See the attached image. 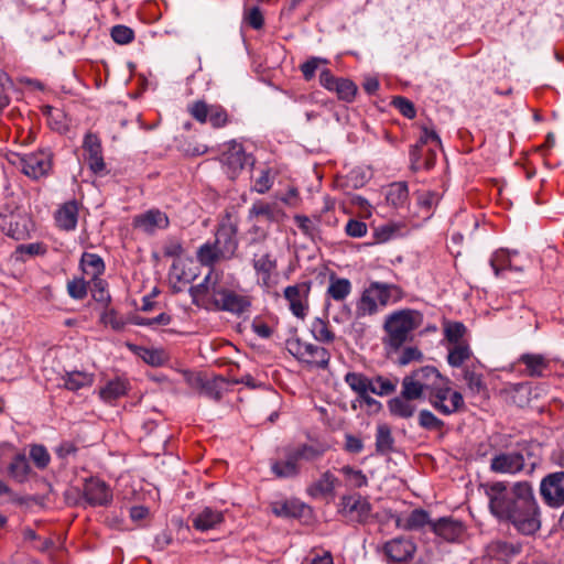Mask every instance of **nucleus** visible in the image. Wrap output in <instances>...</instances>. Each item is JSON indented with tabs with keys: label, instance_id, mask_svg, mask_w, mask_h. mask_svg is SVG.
Masks as SVG:
<instances>
[{
	"label": "nucleus",
	"instance_id": "59",
	"mask_svg": "<svg viewBox=\"0 0 564 564\" xmlns=\"http://www.w3.org/2000/svg\"><path fill=\"white\" fill-rule=\"evenodd\" d=\"M110 35H111V39L113 40V42H116L117 44H120V45L129 44L134 39L133 30L127 25H121V24L115 25L111 29Z\"/></svg>",
	"mask_w": 564,
	"mask_h": 564
},
{
	"label": "nucleus",
	"instance_id": "11",
	"mask_svg": "<svg viewBox=\"0 0 564 564\" xmlns=\"http://www.w3.org/2000/svg\"><path fill=\"white\" fill-rule=\"evenodd\" d=\"M338 511L348 522L365 523L370 517L371 505L360 495H345Z\"/></svg>",
	"mask_w": 564,
	"mask_h": 564
},
{
	"label": "nucleus",
	"instance_id": "27",
	"mask_svg": "<svg viewBox=\"0 0 564 564\" xmlns=\"http://www.w3.org/2000/svg\"><path fill=\"white\" fill-rule=\"evenodd\" d=\"M432 522L429 512L423 509H414L406 516L398 514L395 517V527L404 531H417L425 525L431 527Z\"/></svg>",
	"mask_w": 564,
	"mask_h": 564
},
{
	"label": "nucleus",
	"instance_id": "64",
	"mask_svg": "<svg viewBox=\"0 0 564 564\" xmlns=\"http://www.w3.org/2000/svg\"><path fill=\"white\" fill-rule=\"evenodd\" d=\"M430 143H433L435 147H441V139L435 130L423 127L416 144H420L422 148Z\"/></svg>",
	"mask_w": 564,
	"mask_h": 564
},
{
	"label": "nucleus",
	"instance_id": "55",
	"mask_svg": "<svg viewBox=\"0 0 564 564\" xmlns=\"http://www.w3.org/2000/svg\"><path fill=\"white\" fill-rule=\"evenodd\" d=\"M274 183V175L272 174L270 169H261L260 174L256 177L252 191L258 194H265L269 192Z\"/></svg>",
	"mask_w": 564,
	"mask_h": 564
},
{
	"label": "nucleus",
	"instance_id": "30",
	"mask_svg": "<svg viewBox=\"0 0 564 564\" xmlns=\"http://www.w3.org/2000/svg\"><path fill=\"white\" fill-rule=\"evenodd\" d=\"M518 365L524 366L522 371L530 377H542L549 370V360L540 354H523L518 359Z\"/></svg>",
	"mask_w": 564,
	"mask_h": 564
},
{
	"label": "nucleus",
	"instance_id": "40",
	"mask_svg": "<svg viewBox=\"0 0 564 564\" xmlns=\"http://www.w3.org/2000/svg\"><path fill=\"white\" fill-rule=\"evenodd\" d=\"M80 267L91 279L99 278L105 272L104 260L96 253L84 252L80 259Z\"/></svg>",
	"mask_w": 564,
	"mask_h": 564
},
{
	"label": "nucleus",
	"instance_id": "10",
	"mask_svg": "<svg viewBox=\"0 0 564 564\" xmlns=\"http://www.w3.org/2000/svg\"><path fill=\"white\" fill-rule=\"evenodd\" d=\"M251 264L256 273L258 284L269 291L276 285L278 279V260L270 252L254 253Z\"/></svg>",
	"mask_w": 564,
	"mask_h": 564
},
{
	"label": "nucleus",
	"instance_id": "42",
	"mask_svg": "<svg viewBox=\"0 0 564 564\" xmlns=\"http://www.w3.org/2000/svg\"><path fill=\"white\" fill-rule=\"evenodd\" d=\"M471 356V349L467 343H458L448 346L447 362L452 367H460Z\"/></svg>",
	"mask_w": 564,
	"mask_h": 564
},
{
	"label": "nucleus",
	"instance_id": "20",
	"mask_svg": "<svg viewBox=\"0 0 564 564\" xmlns=\"http://www.w3.org/2000/svg\"><path fill=\"white\" fill-rule=\"evenodd\" d=\"M237 226L231 223H223L215 237L216 247L223 252L224 259H230L238 248Z\"/></svg>",
	"mask_w": 564,
	"mask_h": 564
},
{
	"label": "nucleus",
	"instance_id": "34",
	"mask_svg": "<svg viewBox=\"0 0 564 564\" xmlns=\"http://www.w3.org/2000/svg\"><path fill=\"white\" fill-rule=\"evenodd\" d=\"M413 399L402 394L390 399L387 403L390 414L399 419H410L414 415L416 406Z\"/></svg>",
	"mask_w": 564,
	"mask_h": 564
},
{
	"label": "nucleus",
	"instance_id": "60",
	"mask_svg": "<svg viewBox=\"0 0 564 564\" xmlns=\"http://www.w3.org/2000/svg\"><path fill=\"white\" fill-rule=\"evenodd\" d=\"M67 293L74 300H83L87 295V283L83 278H74L67 282Z\"/></svg>",
	"mask_w": 564,
	"mask_h": 564
},
{
	"label": "nucleus",
	"instance_id": "23",
	"mask_svg": "<svg viewBox=\"0 0 564 564\" xmlns=\"http://www.w3.org/2000/svg\"><path fill=\"white\" fill-rule=\"evenodd\" d=\"M83 149L87 154L86 160L89 169L95 174L102 173L106 170V164L102 156L100 139L91 132L86 133L83 142Z\"/></svg>",
	"mask_w": 564,
	"mask_h": 564
},
{
	"label": "nucleus",
	"instance_id": "46",
	"mask_svg": "<svg viewBox=\"0 0 564 564\" xmlns=\"http://www.w3.org/2000/svg\"><path fill=\"white\" fill-rule=\"evenodd\" d=\"M135 351L144 362L153 367L162 366L167 360V355L163 349L137 347Z\"/></svg>",
	"mask_w": 564,
	"mask_h": 564
},
{
	"label": "nucleus",
	"instance_id": "37",
	"mask_svg": "<svg viewBox=\"0 0 564 564\" xmlns=\"http://www.w3.org/2000/svg\"><path fill=\"white\" fill-rule=\"evenodd\" d=\"M31 471L30 463L23 453L15 454L8 466L9 476L20 484L29 479Z\"/></svg>",
	"mask_w": 564,
	"mask_h": 564
},
{
	"label": "nucleus",
	"instance_id": "4",
	"mask_svg": "<svg viewBox=\"0 0 564 564\" xmlns=\"http://www.w3.org/2000/svg\"><path fill=\"white\" fill-rule=\"evenodd\" d=\"M285 217V212L278 203L263 199L254 200L247 215V220L250 223L247 231L250 243H259L267 240L271 225L283 223Z\"/></svg>",
	"mask_w": 564,
	"mask_h": 564
},
{
	"label": "nucleus",
	"instance_id": "29",
	"mask_svg": "<svg viewBox=\"0 0 564 564\" xmlns=\"http://www.w3.org/2000/svg\"><path fill=\"white\" fill-rule=\"evenodd\" d=\"M412 375L422 384V388L426 392V398L447 378L443 377L441 372L432 366H424L414 371Z\"/></svg>",
	"mask_w": 564,
	"mask_h": 564
},
{
	"label": "nucleus",
	"instance_id": "14",
	"mask_svg": "<svg viewBox=\"0 0 564 564\" xmlns=\"http://www.w3.org/2000/svg\"><path fill=\"white\" fill-rule=\"evenodd\" d=\"M540 495L549 507H562L564 505V471L545 476L540 484Z\"/></svg>",
	"mask_w": 564,
	"mask_h": 564
},
{
	"label": "nucleus",
	"instance_id": "44",
	"mask_svg": "<svg viewBox=\"0 0 564 564\" xmlns=\"http://www.w3.org/2000/svg\"><path fill=\"white\" fill-rule=\"evenodd\" d=\"M518 251L499 250L496 251L491 259L490 265L496 274L499 276L503 271L508 270L509 265H512V257H518Z\"/></svg>",
	"mask_w": 564,
	"mask_h": 564
},
{
	"label": "nucleus",
	"instance_id": "7",
	"mask_svg": "<svg viewBox=\"0 0 564 564\" xmlns=\"http://www.w3.org/2000/svg\"><path fill=\"white\" fill-rule=\"evenodd\" d=\"M285 348L294 358L310 368L326 369L328 367L330 354L324 347L304 341L299 337H291L286 339Z\"/></svg>",
	"mask_w": 564,
	"mask_h": 564
},
{
	"label": "nucleus",
	"instance_id": "49",
	"mask_svg": "<svg viewBox=\"0 0 564 564\" xmlns=\"http://www.w3.org/2000/svg\"><path fill=\"white\" fill-rule=\"evenodd\" d=\"M401 394L413 400L426 397V392L422 388V384L419 383V380L415 379L412 372L403 378Z\"/></svg>",
	"mask_w": 564,
	"mask_h": 564
},
{
	"label": "nucleus",
	"instance_id": "12",
	"mask_svg": "<svg viewBox=\"0 0 564 564\" xmlns=\"http://www.w3.org/2000/svg\"><path fill=\"white\" fill-rule=\"evenodd\" d=\"M53 154L50 150H40L20 158L22 172L33 180L46 176L52 170Z\"/></svg>",
	"mask_w": 564,
	"mask_h": 564
},
{
	"label": "nucleus",
	"instance_id": "43",
	"mask_svg": "<svg viewBox=\"0 0 564 564\" xmlns=\"http://www.w3.org/2000/svg\"><path fill=\"white\" fill-rule=\"evenodd\" d=\"M345 382L357 395L370 392L371 389V378L361 372H347Z\"/></svg>",
	"mask_w": 564,
	"mask_h": 564
},
{
	"label": "nucleus",
	"instance_id": "8",
	"mask_svg": "<svg viewBox=\"0 0 564 564\" xmlns=\"http://www.w3.org/2000/svg\"><path fill=\"white\" fill-rule=\"evenodd\" d=\"M430 404L443 415H452L460 411L464 405V398L460 392L452 390L449 380L443 381L429 397Z\"/></svg>",
	"mask_w": 564,
	"mask_h": 564
},
{
	"label": "nucleus",
	"instance_id": "62",
	"mask_svg": "<svg viewBox=\"0 0 564 564\" xmlns=\"http://www.w3.org/2000/svg\"><path fill=\"white\" fill-rule=\"evenodd\" d=\"M345 232L351 238H361L367 235V225L358 219H349L345 226Z\"/></svg>",
	"mask_w": 564,
	"mask_h": 564
},
{
	"label": "nucleus",
	"instance_id": "57",
	"mask_svg": "<svg viewBox=\"0 0 564 564\" xmlns=\"http://www.w3.org/2000/svg\"><path fill=\"white\" fill-rule=\"evenodd\" d=\"M466 334V327L463 323H449L444 328V335L449 345L466 343L463 338Z\"/></svg>",
	"mask_w": 564,
	"mask_h": 564
},
{
	"label": "nucleus",
	"instance_id": "2",
	"mask_svg": "<svg viewBox=\"0 0 564 564\" xmlns=\"http://www.w3.org/2000/svg\"><path fill=\"white\" fill-rule=\"evenodd\" d=\"M189 294L195 305L212 311L241 315L251 306L248 295L220 286L219 275L214 269L199 284L191 286Z\"/></svg>",
	"mask_w": 564,
	"mask_h": 564
},
{
	"label": "nucleus",
	"instance_id": "22",
	"mask_svg": "<svg viewBox=\"0 0 564 564\" xmlns=\"http://www.w3.org/2000/svg\"><path fill=\"white\" fill-rule=\"evenodd\" d=\"M192 525L196 531L206 532L218 529L225 522V513L221 510L204 507L191 516Z\"/></svg>",
	"mask_w": 564,
	"mask_h": 564
},
{
	"label": "nucleus",
	"instance_id": "13",
	"mask_svg": "<svg viewBox=\"0 0 564 564\" xmlns=\"http://www.w3.org/2000/svg\"><path fill=\"white\" fill-rule=\"evenodd\" d=\"M169 226V216L159 208H150L132 218V227L149 236L155 235L159 230H165Z\"/></svg>",
	"mask_w": 564,
	"mask_h": 564
},
{
	"label": "nucleus",
	"instance_id": "38",
	"mask_svg": "<svg viewBox=\"0 0 564 564\" xmlns=\"http://www.w3.org/2000/svg\"><path fill=\"white\" fill-rule=\"evenodd\" d=\"M64 387L69 391H78L94 383V375L86 371H69L63 377Z\"/></svg>",
	"mask_w": 564,
	"mask_h": 564
},
{
	"label": "nucleus",
	"instance_id": "32",
	"mask_svg": "<svg viewBox=\"0 0 564 564\" xmlns=\"http://www.w3.org/2000/svg\"><path fill=\"white\" fill-rule=\"evenodd\" d=\"M463 378L473 397L478 395L485 398L487 395L488 388L482 372L478 371L475 367L466 366L463 370Z\"/></svg>",
	"mask_w": 564,
	"mask_h": 564
},
{
	"label": "nucleus",
	"instance_id": "58",
	"mask_svg": "<svg viewBox=\"0 0 564 564\" xmlns=\"http://www.w3.org/2000/svg\"><path fill=\"white\" fill-rule=\"evenodd\" d=\"M93 297L96 302L101 303L106 307H108L110 303V294L107 291V282L104 279L96 278L93 279Z\"/></svg>",
	"mask_w": 564,
	"mask_h": 564
},
{
	"label": "nucleus",
	"instance_id": "47",
	"mask_svg": "<svg viewBox=\"0 0 564 564\" xmlns=\"http://www.w3.org/2000/svg\"><path fill=\"white\" fill-rule=\"evenodd\" d=\"M224 259L223 252L216 247L215 243H204L197 250V260L200 264L213 267L215 262Z\"/></svg>",
	"mask_w": 564,
	"mask_h": 564
},
{
	"label": "nucleus",
	"instance_id": "39",
	"mask_svg": "<svg viewBox=\"0 0 564 564\" xmlns=\"http://www.w3.org/2000/svg\"><path fill=\"white\" fill-rule=\"evenodd\" d=\"M387 202L395 208L403 207L409 202V187L405 182H395L388 186Z\"/></svg>",
	"mask_w": 564,
	"mask_h": 564
},
{
	"label": "nucleus",
	"instance_id": "36",
	"mask_svg": "<svg viewBox=\"0 0 564 564\" xmlns=\"http://www.w3.org/2000/svg\"><path fill=\"white\" fill-rule=\"evenodd\" d=\"M440 200L441 194L438 192L430 189H421L416 192V204L421 210V217L424 220L432 217Z\"/></svg>",
	"mask_w": 564,
	"mask_h": 564
},
{
	"label": "nucleus",
	"instance_id": "15",
	"mask_svg": "<svg viewBox=\"0 0 564 564\" xmlns=\"http://www.w3.org/2000/svg\"><path fill=\"white\" fill-rule=\"evenodd\" d=\"M311 282H300L289 285L284 289V297L289 303L292 314L299 318H304L308 310V295Z\"/></svg>",
	"mask_w": 564,
	"mask_h": 564
},
{
	"label": "nucleus",
	"instance_id": "52",
	"mask_svg": "<svg viewBox=\"0 0 564 564\" xmlns=\"http://www.w3.org/2000/svg\"><path fill=\"white\" fill-rule=\"evenodd\" d=\"M30 458L37 469H45L51 463V455L46 447L42 444H33L30 446Z\"/></svg>",
	"mask_w": 564,
	"mask_h": 564
},
{
	"label": "nucleus",
	"instance_id": "33",
	"mask_svg": "<svg viewBox=\"0 0 564 564\" xmlns=\"http://www.w3.org/2000/svg\"><path fill=\"white\" fill-rule=\"evenodd\" d=\"M129 390V381L126 378L117 377L109 380L99 391L102 401L111 403L117 399L127 394Z\"/></svg>",
	"mask_w": 564,
	"mask_h": 564
},
{
	"label": "nucleus",
	"instance_id": "48",
	"mask_svg": "<svg viewBox=\"0 0 564 564\" xmlns=\"http://www.w3.org/2000/svg\"><path fill=\"white\" fill-rule=\"evenodd\" d=\"M398 379H390L383 376L371 378L370 392L380 397L389 395L397 389Z\"/></svg>",
	"mask_w": 564,
	"mask_h": 564
},
{
	"label": "nucleus",
	"instance_id": "35",
	"mask_svg": "<svg viewBox=\"0 0 564 564\" xmlns=\"http://www.w3.org/2000/svg\"><path fill=\"white\" fill-rule=\"evenodd\" d=\"M351 282L346 278H339L336 274L329 275V283L326 294L329 299L336 302L345 301L351 293Z\"/></svg>",
	"mask_w": 564,
	"mask_h": 564
},
{
	"label": "nucleus",
	"instance_id": "51",
	"mask_svg": "<svg viewBox=\"0 0 564 564\" xmlns=\"http://www.w3.org/2000/svg\"><path fill=\"white\" fill-rule=\"evenodd\" d=\"M272 512L278 517L293 518L301 514V503L297 500L274 502Z\"/></svg>",
	"mask_w": 564,
	"mask_h": 564
},
{
	"label": "nucleus",
	"instance_id": "1",
	"mask_svg": "<svg viewBox=\"0 0 564 564\" xmlns=\"http://www.w3.org/2000/svg\"><path fill=\"white\" fill-rule=\"evenodd\" d=\"M490 513L507 522L524 535H532L541 528L540 509L533 488L528 481H518L511 488L503 481L484 485Z\"/></svg>",
	"mask_w": 564,
	"mask_h": 564
},
{
	"label": "nucleus",
	"instance_id": "18",
	"mask_svg": "<svg viewBox=\"0 0 564 564\" xmlns=\"http://www.w3.org/2000/svg\"><path fill=\"white\" fill-rule=\"evenodd\" d=\"M339 485V478L330 470H325L306 487V494L315 500H334Z\"/></svg>",
	"mask_w": 564,
	"mask_h": 564
},
{
	"label": "nucleus",
	"instance_id": "56",
	"mask_svg": "<svg viewBox=\"0 0 564 564\" xmlns=\"http://www.w3.org/2000/svg\"><path fill=\"white\" fill-rule=\"evenodd\" d=\"M319 221V217H317L315 220L310 218L305 215H295L294 216V223L296 224L297 228L301 230V232L308 237L313 238L317 232V224Z\"/></svg>",
	"mask_w": 564,
	"mask_h": 564
},
{
	"label": "nucleus",
	"instance_id": "25",
	"mask_svg": "<svg viewBox=\"0 0 564 564\" xmlns=\"http://www.w3.org/2000/svg\"><path fill=\"white\" fill-rule=\"evenodd\" d=\"M0 229L15 240L24 239L28 234L26 219L20 214L0 215Z\"/></svg>",
	"mask_w": 564,
	"mask_h": 564
},
{
	"label": "nucleus",
	"instance_id": "50",
	"mask_svg": "<svg viewBox=\"0 0 564 564\" xmlns=\"http://www.w3.org/2000/svg\"><path fill=\"white\" fill-rule=\"evenodd\" d=\"M357 90V85L352 80L340 77L335 86L334 93H336L338 99L345 102H352Z\"/></svg>",
	"mask_w": 564,
	"mask_h": 564
},
{
	"label": "nucleus",
	"instance_id": "45",
	"mask_svg": "<svg viewBox=\"0 0 564 564\" xmlns=\"http://www.w3.org/2000/svg\"><path fill=\"white\" fill-rule=\"evenodd\" d=\"M344 476L346 485L351 488H362L368 485V478L361 469L345 465L339 469Z\"/></svg>",
	"mask_w": 564,
	"mask_h": 564
},
{
	"label": "nucleus",
	"instance_id": "3",
	"mask_svg": "<svg viewBox=\"0 0 564 564\" xmlns=\"http://www.w3.org/2000/svg\"><path fill=\"white\" fill-rule=\"evenodd\" d=\"M325 453L322 446L307 443L293 444L279 451V458L272 460L271 471L278 478H295L301 474L302 462H314Z\"/></svg>",
	"mask_w": 564,
	"mask_h": 564
},
{
	"label": "nucleus",
	"instance_id": "31",
	"mask_svg": "<svg viewBox=\"0 0 564 564\" xmlns=\"http://www.w3.org/2000/svg\"><path fill=\"white\" fill-rule=\"evenodd\" d=\"M411 167L414 171L431 170L436 161V152L434 149L426 151L420 144H414L410 149Z\"/></svg>",
	"mask_w": 564,
	"mask_h": 564
},
{
	"label": "nucleus",
	"instance_id": "24",
	"mask_svg": "<svg viewBox=\"0 0 564 564\" xmlns=\"http://www.w3.org/2000/svg\"><path fill=\"white\" fill-rule=\"evenodd\" d=\"M431 530L445 541L454 542L462 536L464 525L452 517H443L431 523Z\"/></svg>",
	"mask_w": 564,
	"mask_h": 564
},
{
	"label": "nucleus",
	"instance_id": "63",
	"mask_svg": "<svg viewBox=\"0 0 564 564\" xmlns=\"http://www.w3.org/2000/svg\"><path fill=\"white\" fill-rule=\"evenodd\" d=\"M394 107L408 119H413L416 115V110L414 108L413 102H411L405 97H395L393 99Z\"/></svg>",
	"mask_w": 564,
	"mask_h": 564
},
{
	"label": "nucleus",
	"instance_id": "9",
	"mask_svg": "<svg viewBox=\"0 0 564 564\" xmlns=\"http://www.w3.org/2000/svg\"><path fill=\"white\" fill-rule=\"evenodd\" d=\"M189 115L199 123H209L215 129L226 127L230 122L228 111L220 105H209L204 100L194 101L188 106Z\"/></svg>",
	"mask_w": 564,
	"mask_h": 564
},
{
	"label": "nucleus",
	"instance_id": "61",
	"mask_svg": "<svg viewBox=\"0 0 564 564\" xmlns=\"http://www.w3.org/2000/svg\"><path fill=\"white\" fill-rule=\"evenodd\" d=\"M423 359L422 351L413 346L404 347L401 350V354L398 358V364L400 366H406L412 361H421Z\"/></svg>",
	"mask_w": 564,
	"mask_h": 564
},
{
	"label": "nucleus",
	"instance_id": "5",
	"mask_svg": "<svg viewBox=\"0 0 564 564\" xmlns=\"http://www.w3.org/2000/svg\"><path fill=\"white\" fill-rule=\"evenodd\" d=\"M403 295V290L397 284L371 281L356 304L357 316L375 315L389 304L401 301Z\"/></svg>",
	"mask_w": 564,
	"mask_h": 564
},
{
	"label": "nucleus",
	"instance_id": "41",
	"mask_svg": "<svg viewBox=\"0 0 564 564\" xmlns=\"http://www.w3.org/2000/svg\"><path fill=\"white\" fill-rule=\"evenodd\" d=\"M394 438L391 429L387 424L377 426L376 432V451L381 455H387L393 451Z\"/></svg>",
	"mask_w": 564,
	"mask_h": 564
},
{
	"label": "nucleus",
	"instance_id": "17",
	"mask_svg": "<svg viewBox=\"0 0 564 564\" xmlns=\"http://www.w3.org/2000/svg\"><path fill=\"white\" fill-rule=\"evenodd\" d=\"M221 162L227 175L235 180L239 172L247 165H253L254 160L248 155L242 145L236 142L231 143L221 155Z\"/></svg>",
	"mask_w": 564,
	"mask_h": 564
},
{
	"label": "nucleus",
	"instance_id": "6",
	"mask_svg": "<svg viewBox=\"0 0 564 564\" xmlns=\"http://www.w3.org/2000/svg\"><path fill=\"white\" fill-rule=\"evenodd\" d=\"M423 315L415 310L404 308L395 311L386 317L383 328L387 333V343L390 347L400 348L411 336L412 332L421 326Z\"/></svg>",
	"mask_w": 564,
	"mask_h": 564
},
{
	"label": "nucleus",
	"instance_id": "28",
	"mask_svg": "<svg viewBox=\"0 0 564 564\" xmlns=\"http://www.w3.org/2000/svg\"><path fill=\"white\" fill-rule=\"evenodd\" d=\"M56 226L64 231H73L77 227L78 205L75 200L66 202L55 213Z\"/></svg>",
	"mask_w": 564,
	"mask_h": 564
},
{
	"label": "nucleus",
	"instance_id": "19",
	"mask_svg": "<svg viewBox=\"0 0 564 564\" xmlns=\"http://www.w3.org/2000/svg\"><path fill=\"white\" fill-rule=\"evenodd\" d=\"M415 549V544L410 539L394 538L383 544L382 552L389 564H392L411 560Z\"/></svg>",
	"mask_w": 564,
	"mask_h": 564
},
{
	"label": "nucleus",
	"instance_id": "21",
	"mask_svg": "<svg viewBox=\"0 0 564 564\" xmlns=\"http://www.w3.org/2000/svg\"><path fill=\"white\" fill-rule=\"evenodd\" d=\"M524 467V457L519 452L500 453L490 462V470L497 474L514 475Z\"/></svg>",
	"mask_w": 564,
	"mask_h": 564
},
{
	"label": "nucleus",
	"instance_id": "53",
	"mask_svg": "<svg viewBox=\"0 0 564 564\" xmlns=\"http://www.w3.org/2000/svg\"><path fill=\"white\" fill-rule=\"evenodd\" d=\"M313 337L321 343L330 344L334 341L335 335L329 329L328 324L322 318H315L311 328Z\"/></svg>",
	"mask_w": 564,
	"mask_h": 564
},
{
	"label": "nucleus",
	"instance_id": "54",
	"mask_svg": "<svg viewBox=\"0 0 564 564\" xmlns=\"http://www.w3.org/2000/svg\"><path fill=\"white\" fill-rule=\"evenodd\" d=\"M417 419L419 425L427 431H441L445 425L441 419L429 410H421Z\"/></svg>",
	"mask_w": 564,
	"mask_h": 564
},
{
	"label": "nucleus",
	"instance_id": "26",
	"mask_svg": "<svg viewBox=\"0 0 564 564\" xmlns=\"http://www.w3.org/2000/svg\"><path fill=\"white\" fill-rule=\"evenodd\" d=\"M521 552V544L494 540L486 546V555L498 562H507Z\"/></svg>",
	"mask_w": 564,
	"mask_h": 564
},
{
	"label": "nucleus",
	"instance_id": "16",
	"mask_svg": "<svg viewBox=\"0 0 564 564\" xmlns=\"http://www.w3.org/2000/svg\"><path fill=\"white\" fill-rule=\"evenodd\" d=\"M83 497L90 507H107L112 502L113 495L104 480L89 478L84 482Z\"/></svg>",
	"mask_w": 564,
	"mask_h": 564
}]
</instances>
